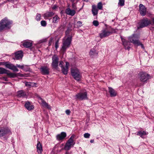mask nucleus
I'll list each match as a JSON object with an SVG mask.
<instances>
[{"label": "nucleus", "mask_w": 154, "mask_h": 154, "mask_svg": "<svg viewBox=\"0 0 154 154\" xmlns=\"http://www.w3.org/2000/svg\"><path fill=\"white\" fill-rule=\"evenodd\" d=\"M16 66V67L19 68H20L22 69H23L24 70H25L24 69V68L25 67L24 65H20L17 64Z\"/></svg>", "instance_id": "nucleus-37"}, {"label": "nucleus", "mask_w": 154, "mask_h": 154, "mask_svg": "<svg viewBox=\"0 0 154 154\" xmlns=\"http://www.w3.org/2000/svg\"><path fill=\"white\" fill-rule=\"evenodd\" d=\"M83 0L85 2H88V0Z\"/></svg>", "instance_id": "nucleus-54"}, {"label": "nucleus", "mask_w": 154, "mask_h": 154, "mask_svg": "<svg viewBox=\"0 0 154 154\" xmlns=\"http://www.w3.org/2000/svg\"><path fill=\"white\" fill-rule=\"evenodd\" d=\"M8 2H11L13 1V0H7Z\"/></svg>", "instance_id": "nucleus-50"}, {"label": "nucleus", "mask_w": 154, "mask_h": 154, "mask_svg": "<svg viewBox=\"0 0 154 154\" xmlns=\"http://www.w3.org/2000/svg\"><path fill=\"white\" fill-rule=\"evenodd\" d=\"M121 38L123 45L124 46L125 49L129 50L130 48V47L128 46L129 42L125 39L122 38Z\"/></svg>", "instance_id": "nucleus-17"}, {"label": "nucleus", "mask_w": 154, "mask_h": 154, "mask_svg": "<svg viewBox=\"0 0 154 154\" xmlns=\"http://www.w3.org/2000/svg\"><path fill=\"white\" fill-rule=\"evenodd\" d=\"M32 45V43L29 41H26L24 42L23 44V46L26 48H30Z\"/></svg>", "instance_id": "nucleus-26"}, {"label": "nucleus", "mask_w": 154, "mask_h": 154, "mask_svg": "<svg viewBox=\"0 0 154 154\" xmlns=\"http://www.w3.org/2000/svg\"><path fill=\"white\" fill-rule=\"evenodd\" d=\"M71 73L75 79L78 81L80 80L81 78V74L80 72L77 68L72 69Z\"/></svg>", "instance_id": "nucleus-5"}, {"label": "nucleus", "mask_w": 154, "mask_h": 154, "mask_svg": "<svg viewBox=\"0 0 154 154\" xmlns=\"http://www.w3.org/2000/svg\"><path fill=\"white\" fill-rule=\"evenodd\" d=\"M76 99L79 100H83L87 98L86 92H80L77 94L75 96Z\"/></svg>", "instance_id": "nucleus-10"}, {"label": "nucleus", "mask_w": 154, "mask_h": 154, "mask_svg": "<svg viewBox=\"0 0 154 154\" xmlns=\"http://www.w3.org/2000/svg\"><path fill=\"white\" fill-rule=\"evenodd\" d=\"M25 106L27 110H31L34 108L33 106L31 105L29 101H26V102Z\"/></svg>", "instance_id": "nucleus-22"}, {"label": "nucleus", "mask_w": 154, "mask_h": 154, "mask_svg": "<svg viewBox=\"0 0 154 154\" xmlns=\"http://www.w3.org/2000/svg\"><path fill=\"white\" fill-rule=\"evenodd\" d=\"M50 69V68L46 66H42L40 69L41 73L43 75L49 74Z\"/></svg>", "instance_id": "nucleus-13"}, {"label": "nucleus", "mask_w": 154, "mask_h": 154, "mask_svg": "<svg viewBox=\"0 0 154 154\" xmlns=\"http://www.w3.org/2000/svg\"><path fill=\"white\" fill-rule=\"evenodd\" d=\"M54 15V13L53 12H50L45 14H44V16L45 17H51Z\"/></svg>", "instance_id": "nucleus-31"}, {"label": "nucleus", "mask_w": 154, "mask_h": 154, "mask_svg": "<svg viewBox=\"0 0 154 154\" xmlns=\"http://www.w3.org/2000/svg\"><path fill=\"white\" fill-rule=\"evenodd\" d=\"M60 19V18L57 15H56L53 18L52 22L55 23H57Z\"/></svg>", "instance_id": "nucleus-29"}, {"label": "nucleus", "mask_w": 154, "mask_h": 154, "mask_svg": "<svg viewBox=\"0 0 154 154\" xmlns=\"http://www.w3.org/2000/svg\"><path fill=\"white\" fill-rule=\"evenodd\" d=\"M93 24L94 26H97L99 25V22L97 20H94L93 22Z\"/></svg>", "instance_id": "nucleus-40"}, {"label": "nucleus", "mask_w": 154, "mask_h": 154, "mask_svg": "<svg viewBox=\"0 0 154 154\" xmlns=\"http://www.w3.org/2000/svg\"><path fill=\"white\" fill-rule=\"evenodd\" d=\"M10 132L11 131L8 128H0V137H3Z\"/></svg>", "instance_id": "nucleus-12"}, {"label": "nucleus", "mask_w": 154, "mask_h": 154, "mask_svg": "<svg viewBox=\"0 0 154 154\" xmlns=\"http://www.w3.org/2000/svg\"><path fill=\"white\" fill-rule=\"evenodd\" d=\"M39 103H41L43 106L45 107L48 109H51V107L43 99L40 97L38 98Z\"/></svg>", "instance_id": "nucleus-15"}, {"label": "nucleus", "mask_w": 154, "mask_h": 154, "mask_svg": "<svg viewBox=\"0 0 154 154\" xmlns=\"http://www.w3.org/2000/svg\"><path fill=\"white\" fill-rule=\"evenodd\" d=\"M37 151L39 154H41L42 151V146L39 142L38 143L37 145Z\"/></svg>", "instance_id": "nucleus-27"}, {"label": "nucleus", "mask_w": 154, "mask_h": 154, "mask_svg": "<svg viewBox=\"0 0 154 154\" xmlns=\"http://www.w3.org/2000/svg\"><path fill=\"white\" fill-rule=\"evenodd\" d=\"M59 58L56 55H54L52 57V66L54 68H56L58 66Z\"/></svg>", "instance_id": "nucleus-9"}, {"label": "nucleus", "mask_w": 154, "mask_h": 154, "mask_svg": "<svg viewBox=\"0 0 154 154\" xmlns=\"http://www.w3.org/2000/svg\"><path fill=\"white\" fill-rule=\"evenodd\" d=\"M109 91L111 97H115L117 93L111 87H109Z\"/></svg>", "instance_id": "nucleus-23"}, {"label": "nucleus", "mask_w": 154, "mask_h": 154, "mask_svg": "<svg viewBox=\"0 0 154 154\" xmlns=\"http://www.w3.org/2000/svg\"><path fill=\"white\" fill-rule=\"evenodd\" d=\"M63 62L62 61H60L59 63V65L61 68L64 66L63 65Z\"/></svg>", "instance_id": "nucleus-43"}, {"label": "nucleus", "mask_w": 154, "mask_h": 154, "mask_svg": "<svg viewBox=\"0 0 154 154\" xmlns=\"http://www.w3.org/2000/svg\"><path fill=\"white\" fill-rule=\"evenodd\" d=\"M140 45L141 46L142 48L143 49L144 48V46H143V45L142 43H141L140 42L138 43V44H137L136 45V46H140Z\"/></svg>", "instance_id": "nucleus-42"}, {"label": "nucleus", "mask_w": 154, "mask_h": 154, "mask_svg": "<svg viewBox=\"0 0 154 154\" xmlns=\"http://www.w3.org/2000/svg\"><path fill=\"white\" fill-rule=\"evenodd\" d=\"M125 5V0H119L118 5L120 6H123Z\"/></svg>", "instance_id": "nucleus-33"}, {"label": "nucleus", "mask_w": 154, "mask_h": 154, "mask_svg": "<svg viewBox=\"0 0 154 154\" xmlns=\"http://www.w3.org/2000/svg\"><path fill=\"white\" fill-rule=\"evenodd\" d=\"M9 72V71L3 68L0 67V74H7V72Z\"/></svg>", "instance_id": "nucleus-30"}, {"label": "nucleus", "mask_w": 154, "mask_h": 154, "mask_svg": "<svg viewBox=\"0 0 154 154\" xmlns=\"http://www.w3.org/2000/svg\"><path fill=\"white\" fill-rule=\"evenodd\" d=\"M148 132H146L144 131H138L137 133V135L140 136V137L143 138H145L144 136L148 134Z\"/></svg>", "instance_id": "nucleus-21"}, {"label": "nucleus", "mask_w": 154, "mask_h": 154, "mask_svg": "<svg viewBox=\"0 0 154 154\" xmlns=\"http://www.w3.org/2000/svg\"><path fill=\"white\" fill-rule=\"evenodd\" d=\"M4 62H0V65H3Z\"/></svg>", "instance_id": "nucleus-51"}, {"label": "nucleus", "mask_w": 154, "mask_h": 154, "mask_svg": "<svg viewBox=\"0 0 154 154\" xmlns=\"http://www.w3.org/2000/svg\"><path fill=\"white\" fill-rule=\"evenodd\" d=\"M33 84V83H31V82H26L25 83V85L26 86L30 87L32 86V85Z\"/></svg>", "instance_id": "nucleus-35"}, {"label": "nucleus", "mask_w": 154, "mask_h": 154, "mask_svg": "<svg viewBox=\"0 0 154 154\" xmlns=\"http://www.w3.org/2000/svg\"><path fill=\"white\" fill-rule=\"evenodd\" d=\"M65 12L67 14L72 16L74 15L75 13V11L74 10H71L69 8L66 9Z\"/></svg>", "instance_id": "nucleus-20"}, {"label": "nucleus", "mask_w": 154, "mask_h": 154, "mask_svg": "<svg viewBox=\"0 0 154 154\" xmlns=\"http://www.w3.org/2000/svg\"><path fill=\"white\" fill-rule=\"evenodd\" d=\"M140 35L137 34H133L128 38V39L130 42L136 45L140 42L139 40Z\"/></svg>", "instance_id": "nucleus-3"}, {"label": "nucleus", "mask_w": 154, "mask_h": 154, "mask_svg": "<svg viewBox=\"0 0 154 154\" xmlns=\"http://www.w3.org/2000/svg\"><path fill=\"white\" fill-rule=\"evenodd\" d=\"M57 8V6L56 5H54L52 7V9L55 10Z\"/></svg>", "instance_id": "nucleus-46"}, {"label": "nucleus", "mask_w": 154, "mask_h": 154, "mask_svg": "<svg viewBox=\"0 0 154 154\" xmlns=\"http://www.w3.org/2000/svg\"><path fill=\"white\" fill-rule=\"evenodd\" d=\"M152 21L153 23L154 24V18H153L152 19Z\"/></svg>", "instance_id": "nucleus-53"}, {"label": "nucleus", "mask_w": 154, "mask_h": 154, "mask_svg": "<svg viewBox=\"0 0 154 154\" xmlns=\"http://www.w3.org/2000/svg\"><path fill=\"white\" fill-rule=\"evenodd\" d=\"M82 23L80 21H78L77 23V27L79 28L82 25Z\"/></svg>", "instance_id": "nucleus-41"}, {"label": "nucleus", "mask_w": 154, "mask_h": 154, "mask_svg": "<svg viewBox=\"0 0 154 154\" xmlns=\"http://www.w3.org/2000/svg\"><path fill=\"white\" fill-rule=\"evenodd\" d=\"M112 33V32L109 31L107 28L103 29L101 32L99 34V36L101 38H103L109 35Z\"/></svg>", "instance_id": "nucleus-7"}, {"label": "nucleus", "mask_w": 154, "mask_h": 154, "mask_svg": "<svg viewBox=\"0 0 154 154\" xmlns=\"http://www.w3.org/2000/svg\"><path fill=\"white\" fill-rule=\"evenodd\" d=\"M92 12L94 16L97 15L98 14V10L95 5L92 6Z\"/></svg>", "instance_id": "nucleus-25"}, {"label": "nucleus", "mask_w": 154, "mask_h": 154, "mask_svg": "<svg viewBox=\"0 0 154 154\" xmlns=\"http://www.w3.org/2000/svg\"><path fill=\"white\" fill-rule=\"evenodd\" d=\"M18 74L20 76L23 77V74H22L18 73Z\"/></svg>", "instance_id": "nucleus-47"}, {"label": "nucleus", "mask_w": 154, "mask_h": 154, "mask_svg": "<svg viewBox=\"0 0 154 154\" xmlns=\"http://www.w3.org/2000/svg\"><path fill=\"white\" fill-rule=\"evenodd\" d=\"M26 94L23 90H20L17 92V96L19 97H23L26 96Z\"/></svg>", "instance_id": "nucleus-24"}, {"label": "nucleus", "mask_w": 154, "mask_h": 154, "mask_svg": "<svg viewBox=\"0 0 154 154\" xmlns=\"http://www.w3.org/2000/svg\"><path fill=\"white\" fill-rule=\"evenodd\" d=\"M97 7L98 9L101 10L103 8L102 3L100 2H99L97 4Z\"/></svg>", "instance_id": "nucleus-34"}, {"label": "nucleus", "mask_w": 154, "mask_h": 154, "mask_svg": "<svg viewBox=\"0 0 154 154\" xmlns=\"http://www.w3.org/2000/svg\"><path fill=\"white\" fill-rule=\"evenodd\" d=\"M94 140H91L90 141V142L91 143H93L94 142Z\"/></svg>", "instance_id": "nucleus-48"}, {"label": "nucleus", "mask_w": 154, "mask_h": 154, "mask_svg": "<svg viewBox=\"0 0 154 154\" xmlns=\"http://www.w3.org/2000/svg\"><path fill=\"white\" fill-rule=\"evenodd\" d=\"M96 51L94 49H91L89 53L90 56L92 57H94V56H97V55Z\"/></svg>", "instance_id": "nucleus-28"}, {"label": "nucleus", "mask_w": 154, "mask_h": 154, "mask_svg": "<svg viewBox=\"0 0 154 154\" xmlns=\"http://www.w3.org/2000/svg\"><path fill=\"white\" fill-rule=\"evenodd\" d=\"M90 136V134L88 133H85L84 134V137L85 138H89Z\"/></svg>", "instance_id": "nucleus-39"}, {"label": "nucleus", "mask_w": 154, "mask_h": 154, "mask_svg": "<svg viewBox=\"0 0 154 154\" xmlns=\"http://www.w3.org/2000/svg\"><path fill=\"white\" fill-rule=\"evenodd\" d=\"M59 47L58 46V41H57L56 42L55 44V47L56 50Z\"/></svg>", "instance_id": "nucleus-44"}, {"label": "nucleus", "mask_w": 154, "mask_h": 154, "mask_svg": "<svg viewBox=\"0 0 154 154\" xmlns=\"http://www.w3.org/2000/svg\"><path fill=\"white\" fill-rule=\"evenodd\" d=\"M66 136V133L65 132H62L60 134H57L56 136L57 139L60 140L64 139Z\"/></svg>", "instance_id": "nucleus-19"}, {"label": "nucleus", "mask_w": 154, "mask_h": 154, "mask_svg": "<svg viewBox=\"0 0 154 154\" xmlns=\"http://www.w3.org/2000/svg\"><path fill=\"white\" fill-rule=\"evenodd\" d=\"M4 80L5 81H7V79L6 78L4 77Z\"/></svg>", "instance_id": "nucleus-49"}, {"label": "nucleus", "mask_w": 154, "mask_h": 154, "mask_svg": "<svg viewBox=\"0 0 154 154\" xmlns=\"http://www.w3.org/2000/svg\"><path fill=\"white\" fill-rule=\"evenodd\" d=\"M65 154H69V152H66L65 153Z\"/></svg>", "instance_id": "nucleus-52"}, {"label": "nucleus", "mask_w": 154, "mask_h": 154, "mask_svg": "<svg viewBox=\"0 0 154 154\" xmlns=\"http://www.w3.org/2000/svg\"><path fill=\"white\" fill-rule=\"evenodd\" d=\"M72 40L71 36L68 37L66 39H63V45L61 49V52L64 53L67 48L69 47Z\"/></svg>", "instance_id": "nucleus-1"}, {"label": "nucleus", "mask_w": 154, "mask_h": 154, "mask_svg": "<svg viewBox=\"0 0 154 154\" xmlns=\"http://www.w3.org/2000/svg\"><path fill=\"white\" fill-rule=\"evenodd\" d=\"M151 22L150 20L147 18H144L141 20L139 24V26L138 27V29L143 28L147 26L149 24H151Z\"/></svg>", "instance_id": "nucleus-6"}, {"label": "nucleus", "mask_w": 154, "mask_h": 154, "mask_svg": "<svg viewBox=\"0 0 154 154\" xmlns=\"http://www.w3.org/2000/svg\"><path fill=\"white\" fill-rule=\"evenodd\" d=\"M41 25L43 26H45L47 25V23L45 21L42 20L41 22Z\"/></svg>", "instance_id": "nucleus-38"}, {"label": "nucleus", "mask_w": 154, "mask_h": 154, "mask_svg": "<svg viewBox=\"0 0 154 154\" xmlns=\"http://www.w3.org/2000/svg\"><path fill=\"white\" fill-rule=\"evenodd\" d=\"M69 65V63L66 62L65 66L61 68L62 72L64 74L66 75L67 74Z\"/></svg>", "instance_id": "nucleus-16"}, {"label": "nucleus", "mask_w": 154, "mask_h": 154, "mask_svg": "<svg viewBox=\"0 0 154 154\" xmlns=\"http://www.w3.org/2000/svg\"><path fill=\"white\" fill-rule=\"evenodd\" d=\"M139 75V79L141 82H145L150 79L149 75L145 72H141Z\"/></svg>", "instance_id": "nucleus-8"}, {"label": "nucleus", "mask_w": 154, "mask_h": 154, "mask_svg": "<svg viewBox=\"0 0 154 154\" xmlns=\"http://www.w3.org/2000/svg\"><path fill=\"white\" fill-rule=\"evenodd\" d=\"M65 112H66V114H67L68 115H69L70 113V110H69V109H67V110H66Z\"/></svg>", "instance_id": "nucleus-45"}, {"label": "nucleus", "mask_w": 154, "mask_h": 154, "mask_svg": "<svg viewBox=\"0 0 154 154\" xmlns=\"http://www.w3.org/2000/svg\"><path fill=\"white\" fill-rule=\"evenodd\" d=\"M7 74L11 78H14L17 76V75L14 73H10L9 71L7 72Z\"/></svg>", "instance_id": "nucleus-32"}, {"label": "nucleus", "mask_w": 154, "mask_h": 154, "mask_svg": "<svg viewBox=\"0 0 154 154\" xmlns=\"http://www.w3.org/2000/svg\"><path fill=\"white\" fill-rule=\"evenodd\" d=\"M41 17V15L39 14H37L36 17V20L37 21H40Z\"/></svg>", "instance_id": "nucleus-36"}, {"label": "nucleus", "mask_w": 154, "mask_h": 154, "mask_svg": "<svg viewBox=\"0 0 154 154\" xmlns=\"http://www.w3.org/2000/svg\"><path fill=\"white\" fill-rule=\"evenodd\" d=\"M15 58L14 59H21L23 56V53L22 51H19L15 53Z\"/></svg>", "instance_id": "nucleus-18"}, {"label": "nucleus", "mask_w": 154, "mask_h": 154, "mask_svg": "<svg viewBox=\"0 0 154 154\" xmlns=\"http://www.w3.org/2000/svg\"><path fill=\"white\" fill-rule=\"evenodd\" d=\"M74 137L75 135L73 134L67 140L65 144L64 147V149L66 150H69L70 149L71 146H73L75 145V143L74 141Z\"/></svg>", "instance_id": "nucleus-4"}, {"label": "nucleus", "mask_w": 154, "mask_h": 154, "mask_svg": "<svg viewBox=\"0 0 154 154\" xmlns=\"http://www.w3.org/2000/svg\"><path fill=\"white\" fill-rule=\"evenodd\" d=\"M139 12L140 14L143 16H145L146 14V8L142 4H140L139 5Z\"/></svg>", "instance_id": "nucleus-14"}, {"label": "nucleus", "mask_w": 154, "mask_h": 154, "mask_svg": "<svg viewBox=\"0 0 154 154\" xmlns=\"http://www.w3.org/2000/svg\"><path fill=\"white\" fill-rule=\"evenodd\" d=\"M11 23L12 22L6 18L2 19L0 22V31L5 28L9 29Z\"/></svg>", "instance_id": "nucleus-2"}, {"label": "nucleus", "mask_w": 154, "mask_h": 154, "mask_svg": "<svg viewBox=\"0 0 154 154\" xmlns=\"http://www.w3.org/2000/svg\"><path fill=\"white\" fill-rule=\"evenodd\" d=\"M3 65L7 68L13 70L14 72H18V69L16 66L13 64L8 62H4Z\"/></svg>", "instance_id": "nucleus-11"}]
</instances>
